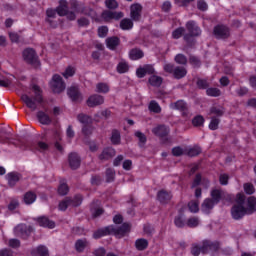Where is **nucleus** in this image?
<instances>
[{"mask_svg":"<svg viewBox=\"0 0 256 256\" xmlns=\"http://www.w3.org/2000/svg\"><path fill=\"white\" fill-rule=\"evenodd\" d=\"M21 100L28 109H31V111L41 109V107H43V95L41 94V88L37 85L32 86L29 94H23L21 96Z\"/></svg>","mask_w":256,"mask_h":256,"instance_id":"obj_1","label":"nucleus"},{"mask_svg":"<svg viewBox=\"0 0 256 256\" xmlns=\"http://www.w3.org/2000/svg\"><path fill=\"white\" fill-rule=\"evenodd\" d=\"M130 229L131 226L127 223L122 224L120 228L111 225L94 232L93 237L94 239H101V237H105V235H115L116 237H124L126 233H129Z\"/></svg>","mask_w":256,"mask_h":256,"instance_id":"obj_2","label":"nucleus"},{"mask_svg":"<svg viewBox=\"0 0 256 256\" xmlns=\"http://www.w3.org/2000/svg\"><path fill=\"white\" fill-rule=\"evenodd\" d=\"M219 249H221L219 242L204 240L201 247L193 245L191 253L194 256H199L201 253H210L212 256H216L219 253Z\"/></svg>","mask_w":256,"mask_h":256,"instance_id":"obj_3","label":"nucleus"},{"mask_svg":"<svg viewBox=\"0 0 256 256\" xmlns=\"http://www.w3.org/2000/svg\"><path fill=\"white\" fill-rule=\"evenodd\" d=\"M231 215L236 221L243 219L245 215H249L245 209V194L238 193L236 195V203L231 209Z\"/></svg>","mask_w":256,"mask_h":256,"instance_id":"obj_4","label":"nucleus"},{"mask_svg":"<svg viewBox=\"0 0 256 256\" xmlns=\"http://www.w3.org/2000/svg\"><path fill=\"white\" fill-rule=\"evenodd\" d=\"M223 195V192L219 189H214L211 192L212 200L207 198L202 203V211L203 213H211V209L217 205L219 201H221V196Z\"/></svg>","mask_w":256,"mask_h":256,"instance_id":"obj_5","label":"nucleus"},{"mask_svg":"<svg viewBox=\"0 0 256 256\" xmlns=\"http://www.w3.org/2000/svg\"><path fill=\"white\" fill-rule=\"evenodd\" d=\"M83 202V197L81 195H76L74 198H65L62 200L59 205V211H67L69 207H79Z\"/></svg>","mask_w":256,"mask_h":256,"instance_id":"obj_6","label":"nucleus"},{"mask_svg":"<svg viewBox=\"0 0 256 256\" xmlns=\"http://www.w3.org/2000/svg\"><path fill=\"white\" fill-rule=\"evenodd\" d=\"M19 80L13 74H7L0 68V87H17Z\"/></svg>","mask_w":256,"mask_h":256,"instance_id":"obj_7","label":"nucleus"},{"mask_svg":"<svg viewBox=\"0 0 256 256\" xmlns=\"http://www.w3.org/2000/svg\"><path fill=\"white\" fill-rule=\"evenodd\" d=\"M23 59L26 61V63H29L34 67H39V65H41L39 58L37 57V53H35L33 48H27L23 51Z\"/></svg>","mask_w":256,"mask_h":256,"instance_id":"obj_8","label":"nucleus"},{"mask_svg":"<svg viewBox=\"0 0 256 256\" xmlns=\"http://www.w3.org/2000/svg\"><path fill=\"white\" fill-rule=\"evenodd\" d=\"M50 87L54 93H62V91H65V82L59 74H55L50 82Z\"/></svg>","mask_w":256,"mask_h":256,"instance_id":"obj_9","label":"nucleus"},{"mask_svg":"<svg viewBox=\"0 0 256 256\" xmlns=\"http://www.w3.org/2000/svg\"><path fill=\"white\" fill-rule=\"evenodd\" d=\"M57 13H58V15H60V17L67 15V17L70 21H74V19L76 17L75 13H73V12H70L67 14V1H65V0L60 1L59 7L57 8Z\"/></svg>","mask_w":256,"mask_h":256,"instance_id":"obj_10","label":"nucleus"},{"mask_svg":"<svg viewBox=\"0 0 256 256\" xmlns=\"http://www.w3.org/2000/svg\"><path fill=\"white\" fill-rule=\"evenodd\" d=\"M143 11V6L141 4H132L130 7V17L132 21L141 20V12Z\"/></svg>","mask_w":256,"mask_h":256,"instance_id":"obj_11","label":"nucleus"},{"mask_svg":"<svg viewBox=\"0 0 256 256\" xmlns=\"http://www.w3.org/2000/svg\"><path fill=\"white\" fill-rule=\"evenodd\" d=\"M105 103V98L99 94L91 95L87 100L88 107H98V105H103Z\"/></svg>","mask_w":256,"mask_h":256,"instance_id":"obj_12","label":"nucleus"},{"mask_svg":"<svg viewBox=\"0 0 256 256\" xmlns=\"http://www.w3.org/2000/svg\"><path fill=\"white\" fill-rule=\"evenodd\" d=\"M186 29L189 32L190 37H199V35H201V28H199L194 21L187 22Z\"/></svg>","mask_w":256,"mask_h":256,"instance_id":"obj_13","label":"nucleus"},{"mask_svg":"<svg viewBox=\"0 0 256 256\" xmlns=\"http://www.w3.org/2000/svg\"><path fill=\"white\" fill-rule=\"evenodd\" d=\"M155 73V68L152 65H144L136 70V75L139 79H143L145 75H153Z\"/></svg>","mask_w":256,"mask_h":256,"instance_id":"obj_14","label":"nucleus"},{"mask_svg":"<svg viewBox=\"0 0 256 256\" xmlns=\"http://www.w3.org/2000/svg\"><path fill=\"white\" fill-rule=\"evenodd\" d=\"M68 163L72 169H79L81 167V157L77 153H70Z\"/></svg>","mask_w":256,"mask_h":256,"instance_id":"obj_15","label":"nucleus"},{"mask_svg":"<svg viewBox=\"0 0 256 256\" xmlns=\"http://www.w3.org/2000/svg\"><path fill=\"white\" fill-rule=\"evenodd\" d=\"M214 35L217 39H227L229 36V28H227V26H216L214 28Z\"/></svg>","mask_w":256,"mask_h":256,"instance_id":"obj_16","label":"nucleus"},{"mask_svg":"<svg viewBox=\"0 0 256 256\" xmlns=\"http://www.w3.org/2000/svg\"><path fill=\"white\" fill-rule=\"evenodd\" d=\"M122 17H123V12H111L107 10L102 13V18L105 21H111V19H115L116 21H119V19H122Z\"/></svg>","mask_w":256,"mask_h":256,"instance_id":"obj_17","label":"nucleus"},{"mask_svg":"<svg viewBox=\"0 0 256 256\" xmlns=\"http://www.w3.org/2000/svg\"><path fill=\"white\" fill-rule=\"evenodd\" d=\"M20 179H21V174L17 172H10L6 175V180L10 187H15V185L19 183Z\"/></svg>","mask_w":256,"mask_h":256,"instance_id":"obj_18","label":"nucleus"},{"mask_svg":"<svg viewBox=\"0 0 256 256\" xmlns=\"http://www.w3.org/2000/svg\"><path fill=\"white\" fill-rule=\"evenodd\" d=\"M245 209L248 215H252L256 211V198L251 196L245 202Z\"/></svg>","mask_w":256,"mask_h":256,"instance_id":"obj_19","label":"nucleus"},{"mask_svg":"<svg viewBox=\"0 0 256 256\" xmlns=\"http://www.w3.org/2000/svg\"><path fill=\"white\" fill-rule=\"evenodd\" d=\"M37 119L41 125H51V116L47 114L45 111H38L37 112Z\"/></svg>","mask_w":256,"mask_h":256,"instance_id":"obj_20","label":"nucleus"},{"mask_svg":"<svg viewBox=\"0 0 256 256\" xmlns=\"http://www.w3.org/2000/svg\"><path fill=\"white\" fill-rule=\"evenodd\" d=\"M37 222L40 225V227H46L47 229H55V222L49 220V218L45 216L37 218Z\"/></svg>","mask_w":256,"mask_h":256,"instance_id":"obj_21","label":"nucleus"},{"mask_svg":"<svg viewBox=\"0 0 256 256\" xmlns=\"http://www.w3.org/2000/svg\"><path fill=\"white\" fill-rule=\"evenodd\" d=\"M152 132L154 135L157 137H167L169 135V128L163 125L156 126L155 128L152 129Z\"/></svg>","mask_w":256,"mask_h":256,"instance_id":"obj_22","label":"nucleus"},{"mask_svg":"<svg viewBox=\"0 0 256 256\" xmlns=\"http://www.w3.org/2000/svg\"><path fill=\"white\" fill-rule=\"evenodd\" d=\"M68 96L72 101H81L83 97L81 96V93H79V88L72 86L68 89Z\"/></svg>","mask_w":256,"mask_h":256,"instance_id":"obj_23","label":"nucleus"},{"mask_svg":"<svg viewBox=\"0 0 256 256\" xmlns=\"http://www.w3.org/2000/svg\"><path fill=\"white\" fill-rule=\"evenodd\" d=\"M54 147L60 153H63V145H61V130L54 131Z\"/></svg>","mask_w":256,"mask_h":256,"instance_id":"obj_24","label":"nucleus"},{"mask_svg":"<svg viewBox=\"0 0 256 256\" xmlns=\"http://www.w3.org/2000/svg\"><path fill=\"white\" fill-rule=\"evenodd\" d=\"M25 229H27V226L25 224H20L15 227L14 233L16 235H29V233L33 231V228L31 226L28 227V231Z\"/></svg>","mask_w":256,"mask_h":256,"instance_id":"obj_25","label":"nucleus"},{"mask_svg":"<svg viewBox=\"0 0 256 256\" xmlns=\"http://www.w3.org/2000/svg\"><path fill=\"white\" fill-rule=\"evenodd\" d=\"M88 246L89 242L87 241V239H79L75 242V250L78 253H83V251H85V249H87Z\"/></svg>","mask_w":256,"mask_h":256,"instance_id":"obj_26","label":"nucleus"},{"mask_svg":"<svg viewBox=\"0 0 256 256\" xmlns=\"http://www.w3.org/2000/svg\"><path fill=\"white\" fill-rule=\"evenodd\" d=\"M158 201L162 203V205H165L168 201H171V193L165 191V190H160L158 192Z\"/></svg>","mask_w":256,"mask_h":256,"instance_id":"obj_27","label":"nucleus"},{"mask_svg":"<svg viewBox=\"0 0 256 256\" xmlns=\"http://www.w3.org/2000/svg\"><path fill=\"white\" fill-rule=\"evenodd\" d=\"M120 42L119 37L115 36L106 39V45L108 49H111L112 51L118 47Z\"/></svg>","mask_w":256,"mask_h":256,"instance_id":"obj_28","label":"nucleus"},{"mask_svg":"<svg viewBox=\"0 0 256 256\" xmlns=\"http://www.w3.org/2000/svg\"><path fill=\"white\" fill-rule=\"evenodd\" d=\"M34 201H37V194L35 192L29 191L24 194V203L26 205H33Z\"/></svg>","mask_w":256,"mask_h":256,"instance_id":"obj_29","label":"nucleus"},{"mask_svg":"<svg viewBox=\"0 0 256 256\" xmlns=\"http://www.w3.org/2000/svg\"><path fill=\"white\" fill-rule=\"evenodd\" d=\"M33 256H49V250L45 246H38L32 250Z\"/></svg>","mask_w":256,"mask_h":256,"instance_id":"obj_30","label":"nucleus"},{"mask_svg":"<svg viewBox=\"0 0 256 256\" xmlns=\"http://www.w3.org/2000/svg\"><path fill=\"white\" fill-rule=\"evenodd\" d=\"M111 157H115V149H113V148H106L100 154L99 159H101V161H103L105 159H111Z\"/></svg>","mask_w":256,"mask_h":256,"instance_id":"obj_31","label":"nucleus"},{"mask_svg":"<svg viewBox=\"0 0 256 256\" xmlns=\"http://www.w3.org/2000/svg\"><path fill=\"white\" fill-rule=\"evenodd\" d=\"M120 28L122 31H130V29H133V20L129 18H124L120 21Z\"/></svg>","mask_w":256,"mask_h":256,"instance_id":"obj_32","label":"nucleus"},{"mask_svg":"<svg viewBox=\"0 0 256 256\" xmlns=\"http://www.w3.org/2000/svg\"><path fill=\"white\" fill-rule=\"evenodd\" d=\"M145 54L143 53V51L141 49H132L129 53L130 59H132V61H137L138 59H142V57Z\"/></svg>","mask_w":256,"mask_h":256,"instance_id":"obj_33","label":"nucleus"},{"mask_svg":"<svg viewBox=\"0 0 256 256\" xmlns=\"http://www.w3.org/2000/svg\"><path fill=\"white\" fill-rule=\"evenodd\" d=\"M107 117H111V111L103 110L94 115L93 121H96V123H99V121H101V119H103V118L107 119Z\"/></svg>","mask_w":256,"mask_h":256,"instance_id":"obj_34","label":"nucleus"},{"mask_svg":"<svg viewBox=\"0 0 256 256\" xmlns=\"http://www.w3.org/2000/svg\"><path fill=\"white\" fill-rule=\"evenodd\" d=\"M135 247L138 251H145L147 247H149V242L146 239H138L135 242Z\"/></svg>","mask_w":256,"mask_h":256,"instance_id":"obj_35","label":"nucleus"},{"mask_svg":"<svg viewBox=\"0 0 256 256\" xmlns=\"http://www.w3.org/2000/svg\"><path fill=\"white\" fill-rule=\"evenodd\" d=\"M149 83L152 85V87H161V84L163 83V78L161 76L152 75L149 78Z\"/></svg>","mask_w":256,"mask_h":256,"instance_id":"obj_36","label":"nucleus"},{"mask_svg":"<svg viewBox=\"0 0 256 256\" xmlns=\"http://www.w3.org/2000/svg\"><path fill=\"white\" fill-rule=\"evenodd\" d=\"M170 108L177 109L178 111H185L187 109V104L183 100H178L175 103H171Z\"/></svg>","mask_w":256,"mask_h":256,"instance_id":"obj_37","label":"nucleus"},{"mask_svg":"<svg viewBox=\"0 0 256 256\" xmlns=\"http://www.w3.org/2000/svg\"><path fill=\"white\" fill-rule=\"evenodd\" d=\"M77 119L79 123H82V125H89L90 123H93V118L86 114H79Z\"/></svg>","mask_w":256,"mask_h":256,"instance_id":"obj_38","label":"nucleus"},{"mask_svg":"<svg viewBox=\"0 0 256 256\" xmlns=\"http://www.w3.org/2000/svg\"><path fill=\"white\" fill-rule=\"evenodd\" d=\"M187 75V70L184 67H176L174 69V77L175 79H183Z\"/></svg>","mask_w":256,"mask_h":256,"instance_id":"obj_39","label":"nucleus"},{"mask_svg":"<svg viewBox=\"0 0 256 256\" xmlns=\"http://www.w3.org/2000/svg\"><path fill=\"white\" fill-rule=\"evenodd\" d=\"M111 142L113 143V145H119V143H121V134L119 133V131H112Z\"/></svg>","mask_w":256,"mask_h":256,"instance_id":"obj_40","label":"nucleus"},{"mask_svg":"<svg viewBox=\"0 0 256 256\" xmlns=\"http://www.w3.org/2000/svg\"><path fill=\"white\" fill-rule=\"evenodd\" d=\"M109 91V85L107 83H98L96 85V93H107Z\"/></svg>","mask_w":256,"mask_h":256,"instance_id":"obj_41","label":"nucleus"},{"mask_svg":"<svg viewBox=\"0 0 256 256\" xmlns=\"http://www.w3.org/2000/svg\"><path fill=\"white\" fill-rule=\"evenodd\" d=\"M186 153L189 155V157H197V155L201 153V148L199 146H194L186 150Z\"/></svg>","mask_w":256,"mask_h":256,"instance_id":"obj_42","label":"nucleus"},{"mask_svg":"<svg viewBox=\"0 0 256 256\" xmlns=\"http://www.w3.org/2000/svg\"><path fill=\"white\" fill-rule=\"evenodd\" d=\"M149 110L152 111V113H161V106H159V103L155 100H152L149 104Z\"/></svg>","mask_w":256,"mask_h":256,"instance_id":"obj_43","label":"nucleus"},{"mask_svg":"<svg viewBox=\"0 0 256 256\" xmlns=\"http://www.w3.org/2000/svg\"><path fill=\"white\" fill-rule=\"evenodd\" d=\"M58 193L59 195H67L69 193V186H67V183L61 182L58 187Z\"/></svg>","mask_w":256,"mask_h":256,"instance_id":"obj_44","label":"nucleus"},{"mask_svg":"<svg viewBox=\"0 0 256 256\" xmlns=\"http://www.w3.org/2000/svg\"><path fill=\"white\" fill-rule=\"evenodd\" d=\"M206 93L209 97H219L221 95V90H219V88H208Z\"/></svg>","mask_w":256,"mask_h":256,"instance_id":"obj_45","label":"nucleus"},{"mask_svg":"<svg viewBox=\"0 0 256 256\" xmlns=\"http://www.w3.org/2000/svg\"><path fill=\"white\" fill-rule=\"evenodd\" d=\"M62 75L63 77H65V79H69V77H73L75 75V67L68 66Z\"/></svg>","mask_w":256,"mask_h":256,"instance_id":"obj_46","label":"nucleus"},{"mask_svg":"<svg viewBox=\"0 0 256 256\" xmlns=\"http://www.w3.org/2000/svg\"><path fill=\"white\" fill-rule=\"evenodd\" d=\"M223 113H225L223 107L214 106L210 109V115H217L218 117H221Z\"/></svg>","mask_w":256,"mask_h":256,"instance_id":"obj_47","label":"nucleus"},{"mask_svg":"<svg viewBox=\"0 0 256 256\" xmlns=\"http://www.w3.org/2000/svg\"><path fill=\"white\" fill-rule=\"evenodd\" d=\"M188 208L191 213H197L199 211V202L197 200L188 203Z\"/></svg>","mask_w":256,"mask_h":256,"instance_id":"obj_48","label":"nucleus"},{"mask_svg":"<svg viewBox=\"0 0 256 256\" xmlns=\"http://www.w3.org/2000/svg\"><path fill=\"white\" fill-rule=\"evenodd\" d=\"M186 153H187V150L181 147H175L172 149V155H174V157H181V155H185Z\"/></svg>","mask_w":256,"mask_h":256,"instance_id":"obj_49","label":"nucleus"},{"mask_svg":"<svg viewBox=\"0 0 256 256\" xmlns=\"http://www.w3.org/2000/svg\"><path fill=\"white\" fill-rule=\"evenodd\" d=\"M203 123H205V119L203 118V116H196L192 120V124L194 125V127H201Z\"/></svg>","mask_w":256,"mask_h":256,"instance_id":"obj_50","label":"nucleus"},{"mask_svg":"<svg viewBox=\"0 0 256 256\" xmlns=\"http://www.w3.org/2000/svg\"><path fill=\"white\" fill-rule=\"evenodd\" d=\"M219 123L220 120L218 118H212L209 124V129H211V131H216V129H219Z\"/></svg>","mask_w":256,"mask_h":256,"instance_id":"obj_51","label":"nucleus"},{"mask_svg":"<svg viewBox=\"0 0 256 256\" xmlns=\"http://www.w3.org/2000/svg\"><path fill=\"white\" fill-rule=\"evenodd\" d=\"M244 191L247 195H253V193H255V187L251 183H245Z\"/></svg>","mask_w":256,"mask_h":256,"instance_id":"obj_52","label":"nucleus"},{"mask_svg":"<svg viewBox=\"0 0 256 256\" xmlns=\"http://www.w3.org/2000/svg\"><path fill=\"white\" fill-rule=\"evenodd\" d=\"M118 73H127L129 71V65L125 62H120L117 66Z\"/></svg>","mask_w":256,"mask_h":256,"instance_id":"obj_53","label":"nucleus"},{"mask_svg":"<svg viewBox=\"0 0 256 256\" xmlns=\"http://www.w3.org/2000/svg\"><path fill=\"white\" fill-rule=\"evenodd\" d=\"M135 137H137V139L139 140L140 146L145 145V143L147 142V137H145V134L141 133L140 131H137L135 133Z\"/></svg>","mask_w":256,"mask_h":256,"instance_id":"obj_54","label":"nucleus"},{"mask_svg":"<svg viewBox=\"0 0 256 256\" xmlns=\"http://www.w3.org/2000/svg\"><path fill=\"white\" fill-rule=\"evenodd\" d=\"M186 225L188 227H197L199 225V218L197 217H192L187 220Z\"/></svg>","mask_w":256,"mask_h":256,"instance_id":"obj_55","label":"nucleus"},{"mask_svg":"<svg viewBox=\"0 0 256 256\" xmlns=\"http://www.w3.org/2000/svg\"><path fill=\"white\" fill-rule=\"evenodd\" d=\"M106 177H107L108 183H111V181H113V179H115V170H113L112 168L107 169Z\"/></svg>","mask_w":256,"mask_h":256,"instance_id":"obj_56","label":"nucleus"},{"mask_svg":"<svg viewBox=\"0 0 256 256\" xmlns=\"http://www.w3.org/2000/svg\"><path fill=\"white\" fill-rule=\"evenodd\" d=\"M105 3L108 9H117L119 7L117 0H106Z\"/></svg>","mask_w":256,"mask_h":256,"instance_id":"obj_57","label":"nucleus"},{"mask_svg":"<svg viewBox=\"0 0 256 256\" xmlns=\"http://www.w3.org/2000/svg\"><path fill=\"white\" fill-rule=\"evenodd\" d=\"M174 223L176 225V227H185V225H187V223H185V221L183 220V216H177L174 220Z\"/></svg>","mask_w":256,"mask_h":256,"instance_id":"obj_58","label":"nucleus"},{"mask_svg":"<svg viewBox=\"0 0 256 256\" xmlns=\"http://www.w3.org/2000/svg\"><path fill=\"white\" fill-rule=\"evenodd\" d=\"M183 33H185V28H178L172 33V37L174 39H180L182 37Z\"/></svg>","mask_w":256,"mask_h":256,"instance_id":"obj_59","label":"nucleus"},{"mask_svg":"<svg viewBox=\"0 0 256 256\" xmlns=\"http://www.w3.org/2000/svg\"><path fill=\"white\" fill-rule=\"evenodd\" d=\"M176 63H179L180 65H185L187 63V58L183 54H178L175 57Z\"/></svg>","mask_w":256,"mask_h":256,"instance_id":"obj_60","label":"nucleus"},{"mask_svg":"<svg viewBox=\"0 0 256 256\" xmlns=\"http://www.w3.org/2000/svg\"><path fill=\"white\" fill-rule=\"evenodd\" d=\"M94 128L92 126H84L82 128V133L85 135V137H89V135L93 134Z\"/></svg>","mask_w":256,"mask_h":256,"instance_id":"obj_61","label":"nucleus"},{"mask_svg":"<svg viewBox=\"0 0 256 256\" xmlns=\"http://www.w3.org/2000/svg\"><path fill=\"white\" fill-rule=\"evenodd\" d=\"M197 85L200 89H207L209 87V81L200 79L197 81Z\"/></svg>","mask_w":256,"mask_h":256,"instance_id":"obj_62","label":"nucleus"},{"mask_svg":"<svg viewBox=\"0 0 256 256\" xmlns=\"http://www.w3.org/2000/svg\"><path fill=\"white\" fill-rule=\"evenodd\" d=\"M107 33H109V28H107L106 26H102L98 28L99 37H106Z\"/></svg>","mask_w":256,"mask_h":256,"instance_id":"obj_63","label":"nucleus"},{"mask_svg":"<svg viewBox=\"0 0 256 256\" xmlns=\"http://www.w3.org/2000/svg\"><path fill=\"white\" fill-rule=\"evenodd\" d=\"M0 256H13V251L11 249H2L0 250Z\"/></svg>","mask_w":256,"mask_h":256,"instance_id":"obj_64","label":"nucleus"}]
</instances>
